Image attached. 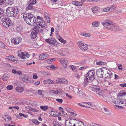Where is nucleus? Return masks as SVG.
Segmentation results:
<instances>
[{
    "label": "nucleus",
    "instance_id": "1",
    "mask_svg": "<svg viewBox=\"0 0 126 126\" xmlns=\"http://www.w3.org/2000/svg\"><path fill=\"white\" fill-rule=\"evenodd\" d=\"M94 72L93 70H91L88 72L85 78L84 82L83 83V85L85 87L88 85L90 84L92 82V83L94 84V82H96V84L97 83V81L96 79L94 80Z\"/></svg>",
    "mask_w": 126,
    "mask_h": 126
},
{
    "label": "nucleus",
    "instance_id": "2",
    "mask_svg": "<svg viewBox=\"0 0 126 126\" xmlns=\"http://www.w3.org/2000/svg\"><path fill=\"white\" fill-rule=\"evenodd\" d=\"M23 17L28 24L32 25L33 24L36 23V19L31 14L25 13L23 15Z\"/></svg>",
    "mask_w": 126,
    "mask_h": 126
},
{
    "label": "nucleus",
    "instance_id": "3",
    "mask_svg": "<svg viewBox=\"0 0 126 126\" xmlns=\"http://www.w3.org/2000/svg\"><path fill=\"white\" fill-rule=\"evenodd\" d=\"M19 12L17 9L13 7H9L6 10V14L9 16H15L17 15Z\"/></svg>",
    "mask_w": 126,
    "mask_h": 126
},
{
    "label": "nucleus",
    "instance_id": "4",
    "mask_svg": "<svg viewBox=\"0 0 126 126\" xmlns=\"http://www.w3.org/2000/svg\"><path fill=\"white\" fill-rule=\"evenodd\" d=\"M90 89L94 91L98 96L100 97H102L103 92L101 89H100V88L98 86H94L93 87H91Z\"/></svg>",
    "mask_w": 126,
    "mask_h": 126
},
{
    "label": "nucleus",
    "instance_id": "5",
    "mask_svg": "<svg viewBox=\"0 0 126 126\" xmlns=\"http://www.w3.org/2000/svg\"><path fill=\"white\" fill-rule=\"evenodd\" d=\"M77 121H78V119H73L71 121L68 119L66 120L64 126H74V125H76V124L77 123Z\"/></svg>",
    "mask_w": 126,
    "mask_h": 126
},
{
    "label": "nucleus",
    "instance_id": "6",
    "mask_svg": "<svg viewBox=\"0 0 126 126\" xmlns=\"http://www.w3.org/2000/svg\"><path fill=\"white\" fill-rule=\"evenodd\" d=\"M19 78L22 81L30 83L31 82V80L29 77L26 75H25L22 74L19 76Z\"/></svg>",
    "mask_w": 126,
    "mask_h": 126
},
{
    "label": "nucleus",
    "instance_id": "7",
    "mask_svg": "<svg viewBox=\"0 0 126 126\" xmlns=\"http://www.w3.org/2000/svg\"><path fill=\"white\" fill-rule=\"evenodd\" d=\"M78 45L79 47L82 50H86L88 48V46L86 44H83L81 41L78 42Z\"/></svg>",
    "mask_w": 126,
    "mask_h": 126
},
{
    "label": "nucleus",
    "instance_id": "8",
    "mask_svg": "<svg viewBox=\"0 0 126 126\" xmlns=\"http://www.w3.org/2000/svg\"><path fill=\"white\" fill-rule=\"evenodd\" d=\"M110 71L109 70H105L103 71V77L104 78H107L110 79L111 78L112 75L111 72H110Z\"/></svg>",
    "mask_w": 126,
    "mask_h": 126
},
{
    "label": "nucleus",
    "instance_id": "9",
    "mask_svg": "<svg viewBox=\"0 0 126 126\" xmlns=\"http://www.w3.org/2000/svg\"><path fill=\"white\" fill-rule=\"evenodd\" d=\"M120 106L115 105V108H117L120 107V108H123V107L126 105V99H121L120 101Z\"/></svg>",
    "mask_w": 126,
    "mask_h": 126
},
{
    "label": "nucleus",
    "instance_id": "10",
    "mask_svg": "<svg viewBox=\"0 0 126 126\" xmlns=\"http://www.w3.org/2000/svg\"><path fill=\"white\" fill-rule=\"evenodd\" d=\"M78 104L81 107L88 108H90L93 106L92 104L90 102L80 103H79Z\"/></svg>",
    "mask_w": 126,
    "mask_h": 126
},
{
    "label": "nucleus",
    "instance_id": "11",
    "mask_svg": "<svg viewBox=\"0 0 126 126\" xmlns=\"http://www.w3.org/2000/svg\"><path fill=\"white\" fill-rule=\"evenodd\" d=\"M18 55L22 59H24L25 57L27 58H29L30 55L29 53L26 52H21V53H19Z\"/></svg>",
    "mask_w": 126,
    "mask_h": 126
},
{
    "label": "nucleus",
    "instance_id": "12",
    "mask_svg": "<svg viewBox=\"0 0 126 126\" xmlns=\"http://www.w3.org/2000/svg\"><path fill=\"white\" fill-rule=\"evenodd\" d=\"M59 61L61 63L63 67L66 68L68 63V61L66 59H60Z\"/></svg>",
    "mask_w": 126,
    "mask_h": 126
},
{
    "label": "nucleus",
    "instance_id": "13",
    "mask_svg": "<svg viewBox=\"0 0 126 126\" xmlns=\"http://www.w3.org/2000/svg\"><path fill=\"white\" fill-rule=\"evenodd\" d=\"M11 21L10 19H8L7 20L3 22L2 25L5 27L7 28L11 25Z\"/></svg>",
    "mask_w": 126,
    "mask_h": 126
},
{
    "label": "nucleus",
    "instance_id": "14",
    "mask_svg": "<svg viewBox=\"0 0 126 126\" xmlns=\"http://www.w3.org/2000/svg\"><path fill=\"white\" fill-rule=\"evenodd\" d=\"M45 23L44 21L42 20L38 23L36 25V27L37 29L43 28L44 27Z\"/></svg>",
    "mask_w": 126,
    "mask_h": 126
},
{
    "label": "nucleus",
    "instance_id": "15",
    "mask_svg": "<svg viewBox=\"0 0 126 126\" xmlns=\"http://www.w3.org/2000/svg\"><path fill=\"white\" fill-rule=\"evenodd\" d=\"M21 40V38L20 37H18L13 39L12 40V42L15 44H18Z\"/></svg>",
    "mask_w": 126,
    "mask_h": 126
},
{
    "label": "nucleus",
    "instance_id": "16",
    "mask_svg": "<svg viewBox=\"0 0 126 126\" xmlns=\"http://www.w3.org/2000/svg\"><path fill=\"white\" fill-rule=\"evenodd\" d=\"M49 56L48 55L47 53L42 54L39 56V59L40 60H43L47 58Z\"/></svg>",
    "mask_w": 126,
    "mask_h": 126
},
{
    "label": "nucleus",
    "instance_id": "17",
    "mask_svg": "<svg viewBox=\"0 0 126 126\" xmlns=\"http://www.w3.org/2000/svg\"><path fill=\"white\" fill-rule=\"evenodd\" d=\"M103 71L101 69H98L96 72V74L97 76L99 77H102Z\"/></svg>",
    "mask_w": 126,
    "mask_h": 126
},
{
    "label": "nucleus",
    "instance_id": "18",
    "mask_svg": "<svg viewBox=\"0 0 126 126\" xmlns=\"http://www.w3.org/2000/svg\"><path fill=\"white\" fill-rule=\"evenodd\" d=\"M113 26V23L111 22L110 21H108V22L107 25H106V27L109 30H111V29Z\"/></svg>",
    "mask_w": 126,
    "mask_h": 126
},
{
    "label": "nucleus",
    "instance_id": "19",
    "mask_svg": "<svg viewBox=\"0 0 126 126\" xmlns=\"http://www.w3.org/2000/svg\"><path fill=\"white\" fill-rule=\"evenodd\" d=\"M43 81L45 82V84L46 83L51 84L53 83H58L57 82H55L53 81L52 80L50 79L45 80H44Z\"/></svg>",
    "mask_w": 126,
    "mask_h": 126
},
{
    "label": "nucleus",
    "instance_id": "20",
    "mask_svg": "<svg viewBox=\"0 0 126 126\" xmlns=\"http://www.w3.org/2000/svg\"><path fill=\"white\" fill-rule=\"evenodd\" d=\"M120 99H114L112 100V103H114L117 105H120Z\"/></svg>",
    "mask_w": 126,
    "mask_h": 126
},
{
    "label": "nucleus",
    "instance_id": "21",
    "mask_svg": "<svg viewBox=\"0 0 126 126\" xmlns=\"http://www.w3.org/2000/svg\"><path fill=\"white\" fill-rule=\"evenodd\" d=\"M103 98H104V99H103V100L107 102L108 101L110 103H112V98L111 97H108L107 96H105L104 97H103Z\"/></svg>",
    "mask_w": 126,
    "mask_h": 126
},
{
    "label": "nucleus",
    "instance_id": "22",
    "mask_svg": "<svg viewBox=\"0 0 126 126\" xmlns=\"http://www.w3.org/2000/svg\"><path fill=\"white\" fill-rule=\"evenodd\" d=\"M59 92V91L57 90H50L49 91V93L51 94H57Z\"/></svg>",
    "mask_w": 126,
    "mask_h": 126
},
{
    "label": "nucleus",
    "instance_id": "23",
    "mask_svg": "<svg viewBox=\"0 0 126 126\" xmlns=\"http://www.w3.org/2000/svg\"><path fill=\"white\" fill-rule=\"evenodd\" d=\"M36 33H37L35 30H34L31 32V36L32 39H34L36 38Z\"/></svg>",
    "mask_w": 126,
    "mask_h": 126
},
{
    "label": "nucleus",
    "instance_id": "24",
    "mask_svg": "<svg viewBox=\"0 0 126 126\" xmlns=\"http://www.w3.org/2000/svg\"><path fill=\"white\" fill-rule=\"evenodd\" d=\"M92 11L94 13H97L99 12V9L97 7L95 6L92 8Z\"/></svg>",
    "mask_w": 126,
    "mask_h": 126
},
{
    "label": "nucleus",
    "instance_id": "25",
    "mask_svg": "<svg viewBox=\"0 0 126 126\" xmlns=\"http://www.w3.org/2000/svg\"><path fill=\"white\" fill-rule=\"evenodd\" d=\"M72 3V4L78 6H81L82 5L81 2L78 1H73Z\"/></svg>",
    "mask_w": 126,
    "mask_h": 126
},
{
    "label": "nucleus",
    "instance_id": "26",
    "mask_svg": "<svg viewBox=\"0 0 126 126\" xmlns=\"http://www.w3.org/2000/svg\"><path fill=\"white\" fill-rule=\"evenodd\" d=\"M126 94V90H123L120 91L119 93L118 94V96H124Z\"/></svg>",
    "mask_w": 126,
    "mask_h": 126
},
{
    "label": "nucleus",
    "instance_id": "27",
    "mask_svg": "<svg viewBox=\"0 0 126 126\" xmlns=\"http://www.w3.org/2000/svg\"><path fill=\"white\" fill-rule=\"evenodd\" d=\"M2 21L3 22L7 20L8 19H10L8 16L6 15H2L1 17H0Z\"/></svg>",
    "mask_w": 126,
    "mask_h": 126
},
{
    "label": "nucleus",
    "instance_id": "28",
    "mask_svg": "<svg viewBox=\"0 0 126 126\" xmlns=\"http://www.w3.org/2000/svg\"><path fill=\"white\" fill-rule=\"evenodd\" d=\"M104 113L106 114L109 115L111 113L110 111L106 108H104Z\"/></svg>",
    "mask_w": 126,
    "mask_h": 126
},
{
    "label": "nucleus",
    "instance_id": "29",
    "mask_svg": "<svg viewBox=\"0 0 126 126\" xmlns=\"http://www.w3.org/2000/svg\"><path fill=\"white\" fill-rule=\"evenodd\" d=\"M106 64L105 62L104 61H100L96 63V64L98 65H104Z\"/></svg>",
    "mask_w": 126,
    "mask_h": 126
},
{
    "label": "nucleus",
    "instance_id": "30",
    "mask_svg": "<svg viewBox=\"0 0 126 126\" xmlns=\"http://www.w3.org/2000/svg\"><path fill=\"white\" fill-rule=\"evenodd\" d=\"M2 78L4 81H6L9 79V77L7 74H5L3 76Z\"/></svg>",
    "mask_w": 126,
    "mask_h": 126
},
{
    "label": "nucleus",
    "instance_id": "31",
    "mask_svg": "<svg viewBox=\"0 0 126 126\" xmlns=\"http://www.w3.org/2000/svg\"><path fill=\"white\" fill-rule=\"evenodd\" d=\"M12 72L14 74H17L21 75H22V72L20 71H17L15 69H13L12 71Z\"/></svg>",
    "mask_w": 126,
    "mask_h": 126
},
{
    "label": "nucleus",
    "instance_id": "32",
    "mask_svg": "<svg viewBox=\"0 0 126 126\" xmlns=\"http://www.w3.org/2000/svg\"><path fill=\"white\" fill-rule=\"evenodd\" d=\"M110 11H112L115 10L116 9V6L114 5H111V6L109 7Z\"/></svg>",
    "mask_w": 126,
    "mask_h": 126
},
{
    "label": "nucleus",
    "instance_id": "33",
    "mask_svg": "<svg viewBox=\"0 0 126 126\" xmlns=\"http://www.w3.org/2000/svg\"><path fill=\"white\" fill-rule=\"evenodd\" d=\"M55 59V58L49 59L45 61V63H50L54 61Z\"/></svg>",
    "mask_w": 126,
    "mask_h": 126
},
{
    "label": "nucleus",
    "instance_id": "34",
    "mask_svg": "<svg viewBox=\"0 0 126 126\" xmlns=\"http://www.w3.org/2000/svg\"><path fill=\"white\" fill-rule=\"evenodd\" d=\"M16 90L18 92H22L23 90V88L22 87H17L16 88Z\"/></svg>",
    "mask_w": 126,
    "mask_h": 126
},
{
    "label": "nucleus",
    "instance_id": "35",
    "mask_svg": "<svg viewBox=\"0 0 126 126\" xmlns=\"http://www.w3.org/2000/svg\"><path fill=\"white\" fill-rule=\"evenodd\" d=\"M7 58L10 61H15V59H14L15 58L14 56L12 55H10L7 57Z\"/></svg>",
    "mask_w": 126,
    "mask_h": 126
},
{
    "label": "nucleus",
    "instance_id": "36",
    "mask_svg": "<svg viewBox=\"0 0 126 126\" xmlns=\"http://www.w3.org/2000/svg\"><path fill=\"white\" fill-rule=\"evenodd\" d=\"M113 27H112L111 29V30L113 31H116L118 30V27L114 25L113 24Z\"/></svg>",
    "mask_w": 126,
    "mask_h": 126
},
{
    "label": "nucleus",
    "instance_id": "37",
    "mask_svg": "<svg viewBox=\"0 0 126 126\" xmlns=\"http://www.w3.org/2000/svg\"><path fill=\"white\" fill-rule=\"evenodd\" d=\"M40 108L43 110L45 111L48 109V107L46 106H40Z\"/></svg>",
    "mask_w": 126,
    "mask_h": 126
},
{
    "label": "nucleus",
    "instance_id": "38",
    "mask_svg": "<svg viewBox=\"0 0 126 126\" xmlns=\"http://www.w3.org/2000/svg\"><path fill=\"white\" fill-rule=\"evenodd\" d=\"M50 43H51L53 45H55L56 40L53 38L50 39Z\"/></svg>",
    "mask_w": 126,
    "mask_h": 126
},
{
    "label": "nucleus",
    "instance_id": "39",
    "mask_svg": "<svg viewBox=\"0 0 126 126\" xmlns=\"http://www.w3.org/2000/svg\"><path fill=\"white\" fill-rule=\"evenodd\" d=\"M99 24V23L97 21H95L92 24V26L94 27H98Z\"/></svg>",
    "mask_w": 126,
    "mask_h": 126
},
{
    "label": "nucleus",
    "instance_id": "40",
    "mask_svg": "<svg viewBox=\"0 0 126 126\" xmlns=\"http://www.w3.org/2000/svg\"><path fill=\"white\" fill-rule=\"evenodd\" d=\"M81 35H82L88 37H90L91 36L90 34L89 33H81Z\"/></svg>",
    "mask_w": 126,
    "mask_h": 126
},
{
    "label": "nucleus",
    "instance_id": "41",
    "mask_svg": "<svg viewBox=\"0 0 126 126\" xmlns=\"http://www.w3.org/2000/svg\"><path fill=\"white\" fill-rule=\"evenodd\" d=\"M76 124V125H74V126H84L83 124L81 122H80L78 124V122Z\"/></svg>",
    "mask_w": 126,
    "mask_h": 126
},
{
    "label": "nucleus",
    "instance_id": "42",
    "mask_svg": "<svg viewBox=\"0 0 126 126\" xmlns=\"http://www.w3.org/2000/svg\"><path fill=\"white\" fill-rule=\"evenodd\" d=\"M50 114L51 115L55 117H57V116L56 113L53 111H51Z\"/></svg>",
    "mask_w": 126,
    "mask_h": 126
},
{
    "label": "nucleus",
    "instance_id": "43",
    "mask_svg": "<svg viewBox=\"0 0 126 126\" xmlns=\"http://www.w3.org/2000/svg\"><path fill=\"white\" fill-rule=\"evenodd\" d=\"M45 17L47 23H49L50 22V19L49 17L47 16H46L45 15Z\"/></svg>",
    "mask_w": 126,
    "mask_h": 126
},
{
    "label": "nucleus",
    "instance_id": "44",
    "mask_svg": "<svg viewBox=\"0 0 126 126\" xmlns=\"http://www.w3.org/2000/svg\"><path fill=\"white\" fill-rule=\"evenodd\" d=\"M61 82L65 84L68 83V81L65 79L62 78Z\"/></svg>",
    "mask_w": 126,
    "mask_h": 126
},
{
    "label": "nucleus",
    "instance_id": "45",
    "mask_svg": "<svg viewBox=\"0 0 126 126\" xmlns=\"http://www.w3.org/2000/svg\"><path fill=\"white\" fill-rule=\"evenodd\" d=\"M36 0H30L29 1V3L33 5L36 3Z\"/></svg>",
    "mask_w": 126,
    "mask_h": 126
},
{
    "label": "nucleus",
    "instance_id": "46",
    "mask_svg": "<svg viewBox=\"0 0 126 126\" xmlns=\"http://www.w3.org/2000/svg\"><path fill=\"white\" fill-rule=\"evenodd\" d=\"M59 40L61 43L63 44H65L66 43V41L64 40L62 37L60 39H59Z\"/></svg>",
    "mask_w": 126,
    "mask_h": 126
},
{
    "label": "nucleus",
    "instance_id": "47",
    "mask_svg": "<svg viewBox=\"0 0 126 126\" xmlns=\"http://www.w3.org/2000/svg\"><path fill=\"white\" fill-rule=\"evenodd\" d=\"M109 9V7L105 8L103 9V11L105 12H110Z\"/></svg>",
    "mask_w": 126,
    "mask_h": 126
},
{
    "label": "nucleus",
    "instance_id": "48",
    "mask_svg": "<svg viewBox=\"0 0 126 126\" xmlns=\"http://www.w3.org/2000/svg\"><path fill=\"white\" fill-rule=\"evenodd\" d=\"M30 111H32L33 112H37L38 111V110H37L33 108H30V109H29Z\"/></svg>",
    "mask_w": 126,
    "mask_h": 126
},
{
    "label": "nucleus",
    "instance_id": "49",
    "mask_svg": "<svg viewBox=\"0 0 126 126\" xmlns=\"http://www.w3.org/2000/svg\"><path fill=\"white\" fill-rule=\"evenodd\" d=\"M108 20H106L105 21L102 22V25L104 26L105 25L106 27V25H107L108 22Z\"/></svg>",
    "mask_w": 126,
    "mask_h": 126
},
{
    "label": "nucleus",
    "instance_id": "50",
    "mask_svg": "<svg viewBox=\"0 0 126 126\" xmlns=\"http://www.w3.org/2000/svg\"><path fill=\"white\" fill-rule=\"evenodd\" d=\"M36 29L35 30L36 32L38 33V32H42L43 31V30L42 29Z\"/></svg>",
    "mask_w": 126,
    "mask_h": 126
},
{
    "label": "nucleus",
    "instance_id": "51",
    "mask_svg": "<svg viewBox=\"0 0 126 126\" xmlns=\"http://www.w3.org/2000/svg\"><path fill=\"white\" fill-rule=\"evenodd\" d=\"M32 5H32V4H30L29 3L28 6V8L29 9H30V10L31 9H32V8L33 7Z\"/></svg>",
    "mask_w": 126,
    "mask_h": 126
},
{
    "label": "nucleus",
    "instance_id": "52",
    "mask_svg": "<svg viewBox=\"0 0 126 126\" xmlns=\"http://www.w3.org/2000/svg\"><path fill=\"white\" fill-rule=\"evenodd\" d=\"M6 88L8 90H11L13 88V86L12 85H9Z\"/></svg>",
    "mask_w": 126,
    "mask_h": 126
},
{
    "label": "nucleus",
    "instance_id": "53",
    "mask_svg": "<svg viewBox=\"0 0 126 126\" xmlns=\"http://www.w3.org/2000/svg\"><path fill=\"white\" fill-rule=\"evenodd\" d=\"M69 110H70V111H69V112L71 114L74 116H75L76 115V114L75 112H74L71 111V110H72L71 109H70Z\"/></svg>",
    "mask_w": 126,
    "mask_h": 126
},
{
    "label": "nucleus",
    "instance_id": "54",
    "mask_svg": "<svg viewBox=\"0 0 126 126\" xmlns=\"http://www.w3.org/2000/svg\"><path fill=\"white\" fill-rule=\"evenodd\" d=\"M83 94V92L80 90H79V91L77 93L78 95L79 96H81Z\"/></svg>",
    "mask_w": 126,
    "mask_h": 126
},
{
    "label": "nucleus",
    "instance_id": "55",
    "mask_svg": "<svg viewBox=\"0 0 126 126\" xmlns=\"http://www.w3.org/2000/svg\"><path fill=\"white\" fill-rule=\"evenodd\" d=\"M32 121L35 124L37 125L39 124V122L36 120H33Z\"/></svg>",
    "mask_w": 126,
    "mask_h": 126
},
{
    "label": "nucleus",
    "instance_id": "56",
    "mask_svg": "<svg viewBox=\"0 0 126 126\" xmlns=\"http://www.w3.org/2000/svg\"><path fill=\"white\" fill-rule=\"evenodd\" d=\"M79 89L78 88H74L73 89L74 92H77L79 91Z\"/></svg>",
    "mask_w": 126,
    "mask_h": 126
},
{
    "label": "nucleus",
    "instance_id": "57",
    "mask_svg": "<svg viewBox=\"0 0 126 126\" xmlns=\"http://www.w3.org/2000/svg\"><path fill=\"white\" fill-rule=\"evenodd\" d=\"M43 73L44 75L45 76H48L49 75V73L45 71H43Z\"/></svg>",
    "mask_w": 126,
    "mask_h": 126
},
{
    "label": "nucleus",
    "instance_id": "58",
    "mask_svg": "<svg viewBox=\"0 0 126 126\" xmlns=\"http://www.w3.org/2000/svg\"><path fill=\"white\" fill-rule=\"evenodd\" d=\"M81 74H75V77L77 78H79L81 76Z\"/></svg>",
    "mask_w": 126,
    "mask_h": 126
},
{
    "label": "nucleus",
    "instance_id": "59",
    "mask_svg": "<svg viewBox=\"0 0 126 126\" xmlns=\"http://www.w3.org/2000/svg\"><path fill=\"white\" fill-rule=\"evenodd\" d=\"M56 100L58 102L60 103H62L63 102V100L61 99H56Z\"/></svg>",
    "mask_w": 126,
    "mask_h": 126
},
{
    "label": "nucleus",
    "instance_id": "60",
    "mask_svg": "<svg viewBox=\"0 0 126 126\" xmlns=\"http://www.w3.org/2000/svg\"><path fill=\"white\" fill-rule=\"evenodd\" d=\"M6 0H0V5H2L5 2Z\"/></svg>",
    "mask_w": 126,
    "mask_h": 126
},
{
    "label": "nucleus",
    "instance_id": "61",
    "mask_svg": "<svg viewBox=\"0 0 126 126\" xmlns=\"http://www.w3.org/2000/svg\"><path fill=\"white\" fill-rule=\"evenodd\" d=\"M19 116H23L25 118H27L28 117V115H24V114L21 113H19Z\"/></svg>",
    "mask_w": 126,
    "mask_h": 126
},
{
    "label": "nucleus",
    "instance_id": "62",
    "mask_svg": "<svg viewBox=\"0 0 126 126\" xmlns=\"http://www.w3.org/2000/svg\"><path fill=\"white\" fill-rule=\"evenodd\" d=\"M9 0H6L5 2V5H7L9 4H11Z\"/></svg>",
    "mask_w": 126,
    "mask_h": 126
},
{
    "label": "nucleus",
    "instance_id": "63",
    "mask_svg": "<svg viewBox=\"0 0 126 126\" xmlns=\"http://www.w3.org/2000/svg\"><path fill=\"white\" fill-rule=\"evenodd\" d=\"M38 93L39 94L43 96H44V95L42 94V91L41 90H38Z\"/></svg>",
    "mask_w": 126,
    "mask_h": 126
},
{
    "label": "nucleus",
    "instance_id": "64",
    "mask_svg": "<svg viewBox=\"0 0 126 126\" xmlns=\"http://www.w3.org/2000/svg\"><path fill=\"white\" fill-rule=\"evenodd\" d=\"M53 125L54 126H61L60 124L58 123H53Z\"/></svg>",
    "mask_w": 126,
    "mask_h": 126
}]
</instances>
